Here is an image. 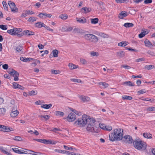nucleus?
Masks as SVG:
<instances>
[{
    "mask_svg": "<svg viewBox=\"0 0 155 155\" xmlns=\"http://www.w3.org/2000/svg\"><path fill=\"white\" fill-rule=\"evenodd\" d=\"M126 0H116L115 1L117 3H121L125 2Z\"/></svg>",
    "mask_w": 155,
    "mask_h": 155,
    "instance_id": "nucleus-58",
    "label": "nucleus"
},
{
    "mask_svg": "<svg viewBox=\"0 0 155 155\" xmlns=\"http://www.w3.org/2000/svg\"><path fill=\"white\" fill-rule=\"evenodd\" d=\"M84 37L87 41L94 43L97 42L98 40L97 37L92 34H86L84 35Z\"/></svg>",
    "mask_w": 155,
    "mask_h": 155,
    "instance_id": "nucleus-5",
    "label": "nucleus"
},
{
    "mask_svg": "<svg viewBox=\"0 0 155 155\" xmlns=\"http://www.w3.org/2000/svg\"><path fill=\"white\" fill-rule=\"evenodd\" d=\"M38 117H39L42 120H43V118L44 119L46 120L49 119L50 118V116L48 115H39Z\"/></svg>",
    "mask_w": 155,
    "mask_h": 155,
    "instance_id": "nucleus-28",
    "label": "nucleus"
},
{
    "mask_svg": "<svg viewBox=\"0 0 155 155\" xmlns=\"http://www.w3.org/2000/svg\"><path fill=\"white\" fill-rule=\"evenodd\" d=\"M68 66L71 70L74 69L78 67V66L72 63H70Z\"/></svg>",
    "mask_w": 155,
    "mask_h": 155,
    "instance_id": "nucleus-19",
    "label": "nucleus"
},
{
    "mask_svg": "<svg viewBox=\"0 0 155 155\" xmlns=\"http://www.w3.org/2000/svg\"><path fill=\"white\" fill-rule=\"evenodd\" d=\"M152 2V0H145L144 1V3L145 4L151 3Z\"/></svg>",
    "mask_w": 155,
    "mask_h": 155,
    "instance_id": "nucleus-64",
    "label": "nucleus"
},
{
    "mask_svg": "<svg viewBox=\"0 0 155 155\" xmlns=\"http://www.w3.org/2000/svg\"><path fill=\"white\" fill-rule=\"evenodd\" d=\"M52 106L51 104H44L41 106V107L42 108L48 109L51 108Z\"/></svg>",
    "mask_w": 155,
    "mask_h": 155,
    "instance_id": "nucleus-21",
    "label": "nucleus"
},
{
    "mask_svg": "<svg viewBox=\"0 0 155 155\" xmlns=\"http://www.w3.org/2000/svg\"><path fill=\"white\" fill-rule=\"evenodd\" d=\"M155 107H149L147 108V110L149 111H152L155 110Z\"/></svg>",
    "mask_w": 155,
    "mask_h": 155,
    "instance_id": "nucleus-51",
    "label": "nucleus"
},
{
    "mask_svg": "<svg viewBox=\"0 0 155 155\" xmlns=\"http://www.w3.org/2000/svg\"><path fill=\"white\" fill-rule=\"evenodd\" d=\"M76 118V115L72 113H71L67 118V120L69 122H72Z\"/></svg>",
    "mask_w": 155,
    "mask_h": 155,
    "instance_id": "nucleus-9",
    "label": "nucleus"
},
{
    "mask_svg": "<svg viewBox=\"0 0 155 155\" xmlns=\"http://www.w3.org/2000/svg\"><path fill=\"white\" fill-rule=\"evenodd\" d=\"M123 100H131L132 99V97L131 96H128L127 95H124L122 96Z\"/></svg>",
    "mask_w": 155,
    "mask_h": 155,
    "instance_id": "nucleus-29",
    "label": "nucleus"
},
{
    "mask_svg": "<svg viewBox=\"0 0 155 155\" xmlns=\"http://www.w3.org/2000/svg\"><path fill=\"white\" fill-rule=\"evenodd\" d=\"M36 20V18L35 17H32L30 18L28 21L31 22H33Z\"/></svg>",
    "mask_w": 155,
    "mask_h": 155,
    "instance_id": "nucleus-47",
    "label": "nucleus"
},
{
    "mask_svg": "<svg viewBox=\"0 0 155 155\" xmlns=\"http://www.w3.org/2000/svg\"><path fill=\"white\" fill-rule=\"evenodd\" d=\"M116 54L117 56L119 58H122L124 57L125 55V53L123 51H120L117 52Z\"/></svg>",
    "mask_w": 155,
    "mask_h": 155,
    "instance_id": "nucleus-18",
    "label": "nucleus"
},
{
    "mask_svg": "<svg viewBox=\"0 0 155 155\" xmlns=\"http://www.w3.org/2000/svg\"><path fill=\"white\" fill-rule=\"evenodd\" d=\"M52 52L54 57H57L58 56V50H54L52 51Z\"/></svg>",
    "mask_w": 155,
    "mask_h": 155,
    "instance_id": "nucleus-38",
    "label": "nucleus"
},
{
    "mask_svg": "<svg viewBox=\"0 0 155 155\" xmlns=\"http://www.w3.org/2000/svg\"><path fill=\"white\" fill-rule=\"evenodd\" d=\"M8 4L11 8H12L13 7L15 6L14 3L10 1H8Z\"/></svg>",
    "mask_w": 155,
    "mask_h": 155,
    "instance_id": "nucleus-36",
    "label": "nucleus"
},
{
    "mask_svg": "<svg viewBox=\"0 0 155 155\" xmlns=\"http://www.w3.org/2000/svg\"><path fill=\"white\" fill-rule=\"evenodd\" d=\"M128 42L122 41L118 43V46L121 47H124L127 45Z\"/></svg>",
    "mask_w": 155,
    "mask_h": 155,
    "instance_id": "nucleus-32",
    "label": "nucleus"
},
{
    "mask_svg": "<svg viewBox=\"0 0 155 155\" xmlns=\"http://www.w3.org/2000/svg\"><path fill=\"white\" fill-rule=\"evenodd\" d=\"M123 141L125 143H131L133 142V139L132 137L130 135H126L124 136L122 139Z\"/></svg>",
    "mask_w": 155,
    "mask_h": 155,
    "instance_id": "nucleus-6",
    "label": "nucleus"
},
{
    "mask_svg": "<svg viewBox=\"0 0 155 155\" xmlns=\"http://www.w3.org/2000/svg\"><path fill=\"white\" fill-rule=\"evenodd\" d=\"M77 21L81 23H84L86 22V19L83 18V19L80 18L78 19V18H77Z\"/></svg>",
    "mask_w": 155,
    "mask_h": 155,
    "instance_id": "nucleus-27",
    "label": "nucleus"
},
{
    "mask_svg": "<svg viewBox=\"0 0 155 155\" xmlns=\"http://www.w3.org/2000/svg\"><path fill=\"white\" fill-rule=\"evenodd\" d=\"M54 151L55 152H58L60 153H63L64 150H61L55 149Z\"/></svg>",
    "mask_w": 155,
    "mask_h": 155,
    "instance_id": "nucleus-60",
    "label": "nucleus"
},
{
    "mask_svg": "<svg viewBox=\"0 0 155 155\" xmlns=\"http://www.w3.org/2000/svg\"><path fill=\"white\" fill-rule=\"evenodd\" d=\"M51 73L54 74H59L60 71L59 70H51Z\"/></svg>",
    "mask_w": 155,
    "mask_h": 155,
    "instance_id": "nucleus-44",
    "label": "nucleus"
},
{
    "mask_svg": "<svg viewBox=\"0 0 155 155\" xmlns=\"http://www.w3.org/2000/svg\"><path fill=\"white\" fill-rule=\"evenodd\" d=\"M13 85L14 88L15 89L19 88L20 89L23 90L24 89V87L22 86L16 82H14L13 83Z\"/></svg>",
    "mask_w": 155,
    "mask_h": 155,
    "instance_id": "nucleus-12",
    "label": "nucleus"
},
{
    "mask_svg": "<svg viewBox=\"0 0 155 155\" xmlns=\"http://www.w3.org/2000/svg\"><path fill=\"white\" fill-rule=\"evenodd\" d=\"M12 150L15 152L19 153V150L18 148L14 147L12 148Z\"/></svg>",
    "mask_w": 155,
    "mask_h": 155,
    "instance_id": "nucleus-54",
    "label": "nucleus"
},
{
    "mask_svg": "<svg viewBox=\"0 0 155 155\" xmlns=\"http://www.w3.org/2000/svg\"><path fill=\"white\" fill-rule=\"evenodd\" d=\"M39 17L41 18H50L52 15L45 12H42L39 13L38 15Z\"/></svg>",
    "mask_w": 155,
    "mask_h": 155,
    "instance_id": "nucleus-8",
    "label": "nucleus"
},
{
    "mask_svg": "<svg viewBox=\"0 0 155 155\" xmlns=\"http://www.w3.org/2000/svg\"><path fill=\"white\" fill-rule=\"evenodd\" d=\"M121 68H123L127 69H129L131 68V67L130 66L126 65H122L121 66Z\"/></svg>",
    "mask_w": 155,
    "mask_h": 155,
    "instance_id": "nucleus-53",
    "label": "nucleus"
},
{
    "mask_svg": "<svg viewBox=\"0 0 155 155\" xmlns=\"http://www.w3.org/2000/svg\"><path fill=\"white\" fill-rule=\"evenodd\" d=\"M11 9L12 11L13 12H17L18 11V8L16 7V6L11 8Z\"/></svg>",
    "mask_w": 155,
    "mask_h": 155,
    "instance_id": "nucleus-49",
    "label": "nucleus"
},
{
    "mask_svg": "<svg viewBox=\"0 0 155 155\" xmlns=\"http://www.w3.org/2000/svg\"><path fill=\"white\" fill-rule=\"evenodd\" d=\"M95 120L93 118H91L87 115L84 114L81 118H79L77 121L74 123L75 126L79 125L80 127H83L87 124V131L98 133L99 131V128L104 130L106 125L103 123L99 124H95Z\"/></svg>",
    "mask_w": 155,
    "mask_h": 155,
    "instance_id": "nucleus-1",
    "label": "nucleus"
},
{
    "mask_svg": "<svg viewBox=\"0 0 155 155\" xmlns=\"http://www.w3.org/2000/svg\"><path fill=\"white\" fill-rule=\"evenodd\" d=\"M11 75L13 76L14 77H15L16 76L19 75L18 73L16 71L12 69L11 71H9L8 72Z\"/></svg>",
    "mask_w": 155,
    "mask_h": 155,
    "instance_id": "nucleus-17",
    "label": "nucleus"
},
{
    "mask_svg": "<svg viewBox=\"0 0 155 155\" xmlns=\"http://www.w3.org/2000/svg\"><path fill=\"white\" fill-rule=\"evenodd\" d=\"M122 84L127 86H134L135 84L134 83L130 81H127L123 82Z\"/></svg>",
    "mask_w": 155,
    "mask_h": 155,
    "instance_id": "nucleus-14",
    "label": "nucleus"
},
{
    "mask_svg": "<svg viewBox=\"0 0 155 155\" xmlns=\"http://www.w3.org/2000/svg\"><path fill=\"white\" fill-rule=\"evenodd\" d=\"M98 84L100 85H102L103 86L104 88L107 87L109 86L108 84L105 82H99L98 83Z\"/></svg>",
    "mask_w": 155,
    "mask_h": 155,
    "instance_id": "nucleus-35",
    "label": "nucleus"
},
{
    "mask_svg": "<svg viewBox=\"0 0 155 155\" xmlns=\"http://www.w3.org/2000/svg\"><path fill=\"white\" fill-rule=\"evenodd\" d=\"M59 17L63 20H65L68 18V16L66 14H62L60 15Z\"/></svg>",
    "mask_w": 155,
    "mask_h": 155,
    "instance_id": "nucleus-39",
    "label": "nucleus"
},
{
    "mask_svg": "<svg viewBox=\"0 0 155 155\" xmlns=\"http://www.w3.org/2000/svg\"><path fill=\"white\" fill-rule=\"evenodd\" d=\"M90 54L92 56H98L99 55L98 52L94 51L91 52Z\"/></svg>",
    "mask_w": 155,
    "mask_h": 155,
    "instance_id": "nucleus-40",
    "label": "nucleus"
},
{
    "mask_svg": "<svg viewBox=\"0 0 155 155\" xmlns=\"http://www.w3.org/2000/svg\"><path fill=\"white\" fill-rule=\"evenodd\" d=\"M143 137L147 138L150 139L152 138V134L149 133H144L143 134Z\"/></svg>",
    "mask_w": 155,
    "mask_h": 155,
    "instance_id": "nucleus-20",
    "label": "nucleus"
},
{
    "mask_svg": "<svg viewBox=\"0 0 155 155\" xmlns=\"http://www.w3.org/2000/svg\"><path fill=\"white\" fill-rule=\"evenodd\" d=\"M35 25L36 27L39 28L45 27V25L43 23H41V22H39L36 23L35 24Z\"/></svg>",
    "mask_w": 155,
    "mask_h": 155,
    "instance_id": "nucleus-23",
    "label": "nucleus"
},
{
    "mask_svg": "<svg viewBox=\"0 0 155 155\" xmlns=\"http://www.w3.org/2000/svg\"><path fill=\"white\" fill-rule=\"evenodd\" d=\"M147 53L153 56H155V53L153 51L149 50L147 51Z\"/></svg>",
    "mask_w": 155,
    "mask_h": 155,
    "instance_id": "nucleus-57",
    "label": "nucleus"
},
{
    "mask_svg": "<svg viewBox=\"0 0 155 155\" xmlns=\"http://www.w3.org/2000/svg\"><path fill=\"white\" fill-rule=\"evenodd\" d=\"M37 91H32L29 92V94L30 95H34L37 94Z\"/></svg>",
    "mask_w": 155,
    "mask_h": 155,
    "instance_id": "nucleus-45",
    "label": "nucleus"
},
{
    "mask_svg": "<svg viewBox=\"0 0 155 155\" xmlns=\"http://www.w3.org/2000/svg\"><path fill=\"white\" fill-rule=\"evenodd\" d=\"M154 68V66L152 65H146L145 66L144 68L147 70H151Z\"/></svg>",
    "mask_w": 155,
    "mask_h": 155,
    "instance_id": "nucleus-26",
    "label": "nucleus"
},
{
    "mask_svg": "<svg viewBox=\"0 0 155 155\" xmlns=\"http://www.w3.org/2000/svg\"><path fill=\"white\" fill-rule=\"evenodd\" d=\"M2 4L4 9L7 11L8 10V7L6 2L5 1H3Z\"/></svg>",
    "mask_w": 155,
    "mask_h": 155,
    "instance_id": "nucleus-42",
    "label": "nucleus"
},
{
    "mask_svg": "<svg viewBox=\"0 0 155 155\" xmlns=\"http://www.w3.org/2000/svg\"><path fill=\"white\" fill-rule=\"evenodd\" d=\"M144 43L145 46L148 48H151L153 46L152 44L147 39H146Z\"/></svg>",
    "mask_w": 155,
    "mask_h": 155,
    "instance_id": "nucleus-16",
    "label": "nucleus"
},
{
    "mask_svg": "<svg viewBox=\"0 0 155 155\" xmlns=\"http://www.w3.org/2000/svg\"><path fill=\"white\" fill-rule=\"evenodd\" d=\"M23 33H24V35H26L28 36L32 35L35 34L34 32L28 30L24 31Z\"/></svg>",
    "mask_w": 155,
    "mask_h": 155,
    "instance_id": "nucleus-15",
    "label": "nucleus"
},
{
    "mask_svg": "<svg viewBox=\"0 0 155 155\" xmlns=\"http://www.w3.org/2000/svg\"><path fill=\"white\" fill-rule=\"evenodd\" d=\"M72 111L77 115H79L81 114V112H78L74 109L72 110Z\"/></svg>",
    "mask_w": 155,
    "mask_h": 155,
    "instance_id": "nucleus-61",
    "label": "nucleus"
},
{
    "mask_svg": "<svg viewBox=\"0 0 155 155\" xmlns=\"http://www.w3.org/2000/svg\"><path fill=\"white\" fill-rule=\"evenodd\" d=\"M28 151H29L30 152H33V153H29V154H32V155H42V154L39 152H35L33 150H29Z\"/></svg>",
    "mask_w": 155,
    "mask_h": 155,
    "instance_id": "nucleus-34",
    "label": "nucleus"
},
{
    "mask_svg": "<svg viewBox=\"0 0 155 155\" xmlns=\"http://www.w3.org/2000/svg\"><path fill=\"white\" fill-rule=\"evenodd\" d=\"M0 150L3 153L8 155H11V153L8 151H7V149L5 148L2 147L0 146Z\"/></svg>",
    "mask_w": 155,
    "mask_h": 155,
    "instance_id": "nucleus-13",
    "label": "nucleus"
},
{
    "mask_svg": "<svg viewBox=\"0 0 155 155\" xmlns=\"http://www.w3.org/2000/svg\"><path fill=\"white\" fill-rule=\"evenodd\" d=\"M112 128L111 126L109 125H106L104 130L110 131L112 130Z\"/></svg>",
    "mask_w": 155,
    "mask_h": 155,
    "instance_id": "nucleus-43",
    "label": "nucleus"
},
{
    "mask_svg": "<svg viewBox=\"0 0 155 155\" xmlns=\"http://www.w3.org/2000/svg\"><path fill=\"white\" fill-rule=\"evenodd\" d=\"M99 35L101 37H103L104 38H107L108 37V35L103 33H100Z\"/></svg>",
    "mask_w": 155,
    "mask_h": 155,
    "instance_id": "nucleus-50",
    "label": "nucleus"
},
{
    "mask_svg": "<svg viewBox=\"0 0 155 155\" xmlns=\"http://www.w3.org/2000/svg\"><path fill=\"white\" fill-rule=\"evenodd\" d=\"M80 61L83 64H86L87 63V61L83 58H81L80 59Z\"/></svg>",
    "mask_w": 155,
    "mask_h": 155,
    "instance_id": "nucleus-48",
    "label": "nucleus"
},
{
    "mask_svg": "<svg viewBox=\"0 0 155 155\" xmlns=\"http://www.w3.org/2000/svg\"><path fill=\"white\" fill-rule=\"evenodd\" d=\"M98 18H91V23L92 24H96L98 22Z\"/></svg>",
    "mask_w": 155,
    "mask_h": 155,
    "instance_id": "nucleus-31",
    "label": "nucleus"
},
{
    "mask_svg": "<svg viewBox=\"0 0 155 155\" xmlns=\"http://www.w3.org/2000/svg\"><path fill=\"white\" fill-rule=\"evenodd\" d=\"M64 147L65 150H73V148L72 147H68L64 145L63 146Z\"/></svg>",
    "mask_w": 155,
    "mask_h": 155,
    "instance_id": "nucleus-52",
    "label": "nucleus"
},
{
    "mask_svg": "<svg viewBox=\"0 0 155 155\" xmlns=\"http://www.w3.org/2000/svg\"><path fill=\"white\" fill-rule=\"evenodd\" d=\"M79 98L83 102L89 101L90 100V98L89 97L84 96H80Z\"/></svg>",
    "mask_w": 155,
    "mask_h": 155,
    "instance_id": "nucleus-11",
    "label": "nucleus"
},
{
    "mask_svg": "<svg viewBox=\"0 0 155 155\" xmlns=\"http://www.w3.org/2000/svg\"><path fill=\"white\" fill-rule=\"evenodd\" d=\"M0 28L3 30H6L7 29V26L3 25H0Z\"/></svg>",
    "mask_w": 155,
    "mask_h": 155,
    "instance_id": "nucleus-46",
    "label": "nucleus"
},
{
    "mask_svg": "<svg viewBox=\"0 0 155 155\" xmlns=\"http://www.w3.org/2000/svg\"><path fill=\"white\" fill-rule=\"evenodd\" d=\"M55 114L58 116L63 117L64 115V113L63 112L56 111L55 112Z\"/></svg>",
    "mask_w": 155,
    "mask_h": 155,
    "instance_id": "nucleus-24",
    "label": "nucleus"
},
{
    "mask_svg": "<svg viewBox=\"0 0 155 155\" xmlns=\"http://www.w3.org/2000/svg\"><path fill=\"white\" fill-rule=\"evenodd\" d=\"M133 143L135 148L138 150H144L146 148V143L139 138H136Z\"/></svg>",
    "mask_w": 155,
    "mask_h": 155,
    "instance_id": "nucleus-3",
    "label": "nucleus"
},
{
    "mask_svg": "<svg viewBox=\"0 0 155 155\" xmlns=\"http://www.w3.org/2000/svg\"><path fill=\"white\" fill-rule=\"evenodd\" d=\"M22 31V29L21 28H14L13 29L8 30L7 32L11 35H16L18 37H21L24 35L23 32L21 33Z\"/></svg>",
    "mask_w": 155,
    "mask_h": 155,
    "instance_id": "nucleus-4",
    "label": "nucleus"
},
{
    "mask_svg": "<svg viewBox=\"0 0 155 155\" xmlns=\"http://www.w3.org/2000/svg\"><path fill=\"white\" fill-rule=\"evenodd\" d=\"M124 26L126 28L132 27L134 26V24L131 23H126L124 24Z\"/></svg>",
    "mask_w": 155,
    "mask_h": 155,
    "instance_id": "nucleus-30",
    "label": "nucleus"
},
{
    "mask_svg": "<svg viewBox=\"0 0 155 155\" xmlns=\"http://www.w3.org/2000/svg\"><path fill=\"white\" fill-rule=\"evenodd\" d=\"M26 11L27 15H32L34 14V12L31 11L27 10Z\"/></svg>",
    "mask_w": 155,
    "mask_h": 155,
    "instance_id": "nucleus-59",
    "label": "nucleus"
},
{
    "mask_svg": "<svg viewBox=\"0 0 155 155\" xmlns=\"http://www.w3.org/2000/svg\"><path fill=\"white\" fill-rule=\"evenodd\" d=\"M13 139L14 140L18 141H21V138L19 136L15 137Z\"/></svg>",
    "mask_w": 155,
    "mask_h": 155,
    "instance_id": "nucleus-56",
    "label": "nucleus"
},
{
    "mask_svg": "<svg viewBox=\"0 0 155 155\" xmlns=\"http://www.w3.org/2000/svg\"><path fill=\"white\" fill-rule=\"evenodd\" d=\"M19 113V111L18 110H16L15 111H13L11 112L10 114L11 117H14L17 116Z\"/></svg>",
    "mask_w": 155,
    "mask_h": 155,
    "instance_id": "nucleus-22",
    "label": "nucleus"
},
{
    "mask_svg": "<svg viewBox=\"0 0 155 155\" xmlns=\"http://www.w3.org/2000/svg\"><path fill=\"white\" fill-rule=\"evenodd\" d=\"M0 130L5 132H9L13 130L12 128H10L8 127L0 125Z\"/></svg>",
    "mask_w": 155,
    "mask_h": 155,
    "instance_id": "nucleus-7",
    "label": "nucleus"
},
{
    "mask_svg": "<svg viewBox=\"0 0 155 155\" xmlns=\"http://www.w3.org/2000/svg\"><path fill=\"white\" fill-rule=\"evenodd\" d=\"M123 130L120 128L114 129L113 133L109 135V139L110 141H114L120 140L122 139L123 135Z\"/></svg>",
    "mask_w": 155,
    "mask_h": 155,
    "instance_id": "nucleus-2",
    "label": "nucleus"
},
{
    "mask_svg": "<svg viewBox=\"0 0 155 155\" xmlns=\"http://www.w3.org/2000/svg\"><path fill=\"white\" fill-rule=\"evenodd\" d=\"M82 9L84 10V13H88L90 12L91 10V8H88L86 7L82 8Z\"/></svg>",
    "mask_w": 155,
    "mask_h": 155,
    "instance_id": "nucleus-33",
    "label": "nucleus"
},
{
    "mask_svg": "<svg viewBox=\"0 0 155 155\" xmlns=\"http://www.w3.org/2000/svg\"><path fill=\"white\" fill-rule=\"evenodd\" d=\"M146 35V33L142 32L139 35V37L140 38H141L144 37Z\"/></svg>",
    "mask_w": 155,
    "mask_h": 155,
    "instance_id": "nucleus-55",
    "label": "nucleus"
},
{
    "mask_svg": "<svg viewBox=\"0 0 155 155\" xmlns=\"http://www.w3.org/2000/svg\"><path fill=\"white\" fill-rule=\"evenodd\" d=\"M128 15V13L125 11H122L119 14L118 17L121 19H123Z\"/></svg>",
    "mask_w": 155,
    "mask_h": 155,
    "instance_id": "nucleus-10",
    "label": "nucleus"
},
{
    "mask_svg": "<svg viewBox=\"0 0 155 155\" xmlns=\"http://www.w3.org/2000/svg\"><path fill=\"white\" fill-rule=\"evenodd\" d=\"M22 47L21 46H18L16 48V50L18 51H19L21 50L22 49Z\"/></svg>",
    "mask_w": 155,
    "mask_h": 155,
    "instance_id": "nucleus-63",
    "label": "nucleus"
},
{
    "mask_svg": "<svg viewBox=\"0 0 155 155\" xmlns=\"http://www.w3.org/2000/svg\"><path fill=\"white\" fill-rule=\"evenodd\" d=\"M145 93V91L144 90L142 89L138 91V93L139 94H142Z\"/></svg>",
    "mask_w": 155,
    "mask_h": 155,
    "instance_id": "nucleus-62",
    "label": "nucleus"
},
{
    "mask_svg": "<svg viewBox=\"0 0 155 155\" xmlns=\"http://www.w3.org/2000/svg\"><path fill=\"white\" fill-rule=\"evenodd\" d=\"M6 111L5 109L4 108H0V114L3 115L5 114Z\"/></svg>",
    "mask_w": 155,
    "mask_h": 155,
    "instance_id": "nucleus-41",
    "label": "nucleus"
},
{
    "mask_svg": "<svg viewBox=\"0 0 155 155\" xmlns=\"http://www.w3.org/2000/svg\"><path fill=\"white\" fill-rule=\"evenodd\" d=\"M20 59L23 61L26 62L28 61H30L32 59V58H26L21 57L20 58Z\"/></svg>",
    "mask_w": 155,
    "mask_h": 155,
    "instance_id": "nucleus-25",
    "label": "nucleus"
},
{
    "mask_svg": "<svg viewBox=\"0 0 155 155\" xmlns=\"http://www.w3.org/2000/svg\"><path fill=\"white\" fill-rule=\"evenodd\" d=\"M70 80L73 82H78L79 83H81V81L79 79L72 78L70 79Z\"/></svg>",
    "mask_w": 155,
    "mask_h": 155,
    "instance_id": "nucleus-37",
    "label": "nucleus"
}]
</instances>
